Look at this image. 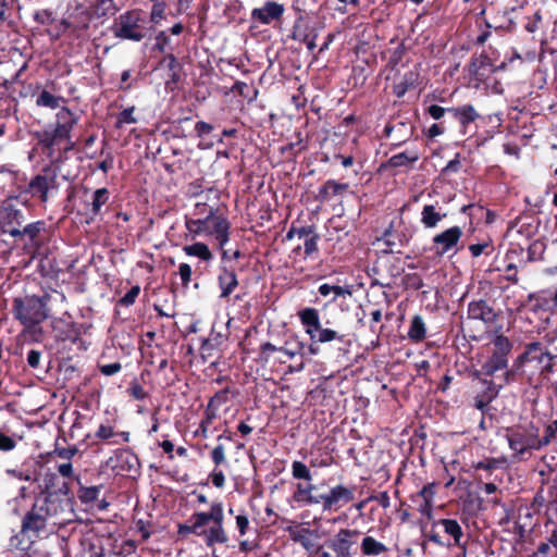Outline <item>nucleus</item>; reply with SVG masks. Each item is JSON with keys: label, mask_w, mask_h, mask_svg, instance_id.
<instances>
[{"label": "nucleus", "mask_w": 557, "mask_h": 557, "mask_svg": "<svg viewBox=\"0 0 557 557\" xmlns=\"http://www.w3.org/2000/svg\"><path fill=\"white\" fill-rule=\"evenodd\" d=\"M492 66V61L487 54H473L468 65V73L472 79L483 82L493 71Z\"/></svg>", "instance_id": "26"}, {"label": "nucleus", "mask_w": 557, "mask_h": 557, "mask_svg": "<svg viewBox=\"0 0 557 557\" xmlns=\"http://www.w3.org/2000/svg\"><path fill=\"white\" fill-rule=\"evenodd\" d=\"M420 74L418 71L406 72L398 82L393 84V94L401 99L407 91L414 89L418 85Z\"/></svg>", "instance_id": "33"}, {"label": "nucleus", "mask_w": 557, "mask_h": 557, "mask_svg": "<svg viewBox=\"0 0 557 557\" xmlns=\"http://www.w3.org/2000/svg\"><path fill=\"white\" fill-rule=\"evenodd\" d=\"M115 38L141 41L146 37V27L139 10H129L116 17L110 27Z\"/></svg>", "instance_id": "7"}, {"label": "nucleus", "mask_w": 557, "mask_h": 557, "mask_svg": "<svg viewBox=\"0 0 557 557\" xmlns=\"http://www.w3.org/2000/svg\"><path fill=\"white\" fill-rule=\"evenodd\" d=\"M108 465L117 474L124 475L137 474L140 468L139 458L129 448L116 449L114 456L109 458Z\"/></svg>", "instance_id": "15"}, {"label": "nucleus", "mask_w": 557, "mask_h": 557, "mask_svg": "<svg viewBox=\"0 0 557 557\" xmlns=\"http://www.w3.org/2000/svg\"><path fill=\"white\" fill-rule=\"evenodd\" d=\"M49 493H64L70 495V486L66 482H61L58 473L48 470L42 476L40 493L38 495H48Z\"/></svg>", "instance_id": "27"}, {"label": "nucleus", "mask_w": 557, "mask_h": 557, "mask_svg": "<svg viewBox=\"0 0 557 557\" xmlns=\"http://www.w3.org/2000/svg\"><path fill=\"white\" fill-rule=\"evenodd\" d=\"M546 250V245L544 242L537 239L532 242L527 250L528 257L525 262H534L543 259Z\"/></svg>", "instance_id": "46"}, {"label": "nucleus", "mask_w": 557, "mask_h": 557, "mask_svg": "<svg viewBox=\"0 0 557 557\" xmlns=\"http://www.w3.org/2000/svg\"><path fill=\"white\" fill-rule=\"evenodd\" d=\"M426 336L425 323L421 315H414L410 322V327L408 330V337L416 342H422Z\"/></svg>", "instance_id": "41"}, {"label": "nucleus", "mask_w": 557, "mask_h": 557, "mask_svg": "<svg viewBox=\"0 0 557 557\" xmlns=\"http://www.w3.org/2000/svg\"><path fill=\"white\" fill-rule=\"evenodd\" d=\"M523 251L524 250L521 246H517V247L509 248L505 255V262H506V265L504 269L506 272L505 280L512 284H517L519 282L518 265L513 262V260L516 258L522 257Z\"/></svg>", "instance_id": "31"}, {"label": "nucleus", "mask_w": 557, "mask_h": 557, "mask_svg": "<svg viewBox=\"0 0 557 557\" xmlns=\"http://www.w3.org/2000/svg\"><path fill=\"white\" fill-rule=\"evenodd\" d=\"M481 374L483 373L479 370L473 373V377L483 385L482 391L474 397V407L484 412L488 405L498 396L502 386H497L492 380L482 379Z\"/></svg>", "instance_id": "20"}, {"label": "nucleus", "mask_w": 557, "mask_h": 557, "mask_svg": "<svg viewBox=\"0 0 557 557\" xmlns=\"http://www.w3.org/2000/svg\"><path fill=\"white\" fill-rule=\"evenodd\" d=\"M503 326H497L493 331L491 338L492 354L482 364L480 372L491 377L497 371L505 370L508 367V356L512 350L511 341L502 333Z\"/></svg>", "instance_id": "6"}, {"label": "nucleus", "mask_w": 557, "mask_h": 557, "mask_svg": "<svg viewBox=\"0 0 557 557\" xmlns=\"http://www.w3.org/2000/svg\"><path fill=\"white\" fill-rule=\"evenodd\" d=\"M135 107H128L117 114L115 128H122L125 124H135L137 119L134 116Z\"/></svg>", "instance_id": "55"}, {"label": "nucleus", "mask_w": 557, "mask_h": 557, "mask_svg": "<svg viewBox=\"0 0 557 557\" xmlns=\"http://www.w3.org/2000/svg\"><path fill=\"white\" fill-rule=\"evenodd\" d=\"M401 226V218L393 219L389 222V225L382 233V236L377 238V240L384 242L389 251H393L394 248L406 246L409 243V237L406 235Z\"/></svg>", "instance_id": "17"}, {"label": "nucleus", "mask_w": 557, "mask_h": 557, "mask_svg": "<svg viewBox=\"0 0 557 557\" xmlns=\"http://www.w3.org/2000/svg\"><path fill=\"white\" fill-rule=\"evenodd\" d=\"M59 170L53 164H47L41 170L30 176L24 178V184H16L15 200L27 205L29 199L38 201L39 205L46 206L51 197L58 194L60 184L58 182Z\"/></svg>", "instance_id": "4"}, {"label": "nucleus", "mask_w": 557, "mask_h": 557, "mask_svg": "<svg viewBox=\"0 0 557 557\" xmlns=\"http://www.w3.org/2000/svg\"><path fill=\"white\" fill-rule=\"evenodd\" d=\"M284 12L285 8L282 3L267 0L261 8L251 10L250 18L261 25H270L274 21H280Z\"/></svg>", "instance_id": "16"}, {"label": "nucleus", "mask_w": 557, "mask_h": 557, "mask_svg": "<svg viewBox=\"0 0 557 557\" xmlns=\"http://www.w3.org/2000/svg\"><path fill=\"white\" fill-rule=\"evenodd\" d=\"M545 292H541L536 295V300L539 301V306L542 308H549L552 310L557 311V289L552 295L550 299H546L544 297Z\"/></svg>", "instance_id": "63"}, {"label": "nucleus", "mask_w": 557, "mask_h": 557, "mask_svg": "<svg viewBox=\"0 0 557 557\" xmlns=\"http://www.w3.org/2000/svg\"><path fill=\"white\" fill-rule=\"evenodd\" d=\"M355 499V488L336 485L330 490L326 499L327 510H338L344 505Z\"/></svg>", "instance_id": "23"}, {"label": "nucleus", "mask_w": 557, "mask_h": 557, "mask_svg": "<svg viewBox=\"0 0 557 557\" xmlns=\"http://www.w3.org/2000/svg\"><path fill=\"white\" fill-rule=\"evenodd\" d=\"M140 293V286L134 285L123 297L119 299V305L125 308L133 306Z\"/></svg>", "instance_id": "57"}, {"label": "nucleus", "mask_w": 557, "mask_h": 557, "mask_svg": "<svg viewBox=\"0 0 557 557\" xmlns=\"http://www.w3.org/2000/svg\"><path fill=\"white\" fill-rule=\"evenodd\" d=\"M89 26L88 22H86L82 27L74 25L71 21L66 18H62L58 26L55 27V34H51V37L54 39L60 38L62 35H64L67 30H72V33H75L78 29H87Z\"/></svg>", "instance_id": "47"}, {"label": "nucleus", "mask_w": 557, "mask_h": 557, "mask_svg": "<svg viewBox=\"0 0 557 557\" xmlns=\"http://www.w3.org/2000/svg\"><path fill=\"white\" fill-rule=\"evenodd\" d=\"M169 45L170 37L166 35L164 30L159 32L156 36V44L153 46V50L160 53H165Z\"/></svg>", "instance_id": "62"}, {"label": "nucleus", "mask_w": 557, "mask_h": 557, "mask_svg": "<svg viewBox=\"0 0 557 557\" xmlns=\"http://www.w3.org/2000/svg\"><path fill=\"white\" fill-rule=\"evenodd\" d=\"M449 116L459 125V132L462 135L468 133L469 126L481 119V114L471 103H463L457 107H449Z\"/></svg>", "instance_id": "18"}, {"label": "nucleus", "mask_w": 557, "mask_h": 557, "mask_svg": "<svg viewBox=\"0 0 557 557\" xmlns=\"http://www.w3.org/2000/svg\"><path fill=\"white\" fill-rule=\"evenodd\" d=\"M504 463V460L497 459V458H484L483 460H480L478 462L472 463V468L474 470H483L488 472V474L492 473L493 470L499 468Z\"/></svg>", "instance_id": "52"}, {"label": "nucleus", "mask_w": 557, "mask_h": 557, "mask_svg": "<svg viewBox=\"0 0 557 557\" xmlns=\"http://www.w3.org/2000/svg\"><path fill=\"white\" fill-rule=\"evenodd\" d=\"M425 536L432 543L443 546H458L465 549V545H461V539L463 536V531L461 525L455 519H440L434 521L431 525V529Z\"/></svg>", "instance_id": "8"}, {"label": "nucleus", "mask_w": 557, "mask_h": 557, "mask_svg": "<svg viewBox=\"0 0 557 557\" xmlns=\"http://www.w3.org/2000/svg\"><path fill=\"white\" fill-rule=\"evenodd\" d=\"M360 548L364 556H380L388 550L383 543L372 536L363 537Z\"/></svg>", "instance_id": "39"}, {"label": "nucleus", "mask_w": 557, "mask_h": 557, "mask_svg": "<svg viewBox=\"0 0 557 557\" xmlns=\"http://www.w3.org/2000/svg\"><path fill=\"white\" fill-rule=\"evenodd\" d=\"M216 218L224 216L216 215L214 210L210 208L209 213L203 219H189L186 216L185 226L193 238L201 234L210 235Z\"/></svg>", "instance_id": "24"}, {"label": "nucleus", "mask_w": 557, "mask_h": 557, "mask_svg": "<svg viewBox=\"0 0 557 557\" xmlns=\"http://www.w3.org/2000/svg\"><path fill=\"white\" fill-rule=\"evenodd\" d=\"M177 534L186 537L189 534L205 536L208 547L214 544H225L228 536L224 530V510L221 502H214L209 511H196L191 515L188 523L177 525Z\"/></svg>", "instance_id": "2"}, {"label": "nucleus", "mask_w": 557, "mask_h": 557, "mask_svg": "<svg viewBox=\"0 0 557 557\" xmlns=\"http://www.w3.org/2000/svg\"><path fill=\"white\" fill-rule=\"evenodd\" d=\"M51 298V294L47 290H42L39 295L25 294L14 297L11 308L14 320L23 325L25 332L34 336H42L40 324L50 318Z\"/></svg>", "instance_id": "3"}, {"label": "nucleus", "mask_w": 557, "mask_h": 557, "mask_svg": "<svg viewBox=\"0 0 557 557\" xmlns=\"http://www.w3.org/2000/svg\"><path fill=\"white\" fill-rule=\"evenodd\" d=\"M77 122L78 116L67 107H62L55 115L53 127L70 136Z\"/></svg>", "instance_id": "32"}, {"label": "nucleus", "mask_w": 557, "mask_h": 557, "mask_svg": "<svg viewBox=\"0 0 557 557\" xmlns=\"http://www.w3.org/2000/svg\"><path fill=\"white\" fill-rule=\"evenodd\" d=\"M230 228L231 224L225 216L215 219L210 236H214L221 252L226 249L225 246L230 240Z\"/></svg>", "instance_id": "35"}, {"label": "nucleus", "mask_w": 557, "mask_h": 557, "mask_svg": "<svg viewBox=\"0 0 557 557\" xmlns=\"http://www.w3.org/2000/svg\"><path fill=\"white\" fill-rule=\"evenodd\" d=\"M47 233V223L44 220H38L26 224L20 228V234L14 237L15 240H28L32 246L38 248L41 245V234Z\"/></svg>", "instance_id": "25"}, {"label": "nucleus", "mask_w": 557, "mask_h": 557, "mask_svg": "<svg viewBox=\"0 0 557 557\" xmlns=\"http://www.w3.org/2000/svg\"><path fill=\"white\" fill-rule=\"evenodd\" d=\"M51 331L57 342L77 343L82 336L83 324L73 321L69 312H64L61 317L52 318L50 321Z\"/></svg>", "instance_id": "13"}, {"label": "nucleus", "mask_w": 557, "mask_h": 557, "mask_svg": "<svg viewBox=\"0 0 557 557\" xmlns=\"http://www.w3.org/2000/svg\"><path fill=\"white\" fill-rule=\"evenodd\" d=\"M178 275L181 277L182 286L187 288L191 282L193 270L188 263H181L178 265Z\"/></svg>", "instance_id": "61"}, {"label": "nucleus", "mask_w": 557, "mask_h": 557, "mask_svg": "<svg viewBox=\"0 0 557 557\" xmlns=\"http://www.w3.org/2000/svg\"><path fill=\"white\" fill-rule=\"evenodd\" d=\"M36 138L38 147L50 160L51 164H59L64 161V157L61 153V146L65 139H70V136L52 127L37 132Z\"/></svg>", "instance_id": "9"}, {"label": "nucleus", "mask_w": 557, "mask_h": 557, "mask_svg": "<svg viewBox=\"0 0 557 557\" xmlns=\"http://www.w3.org/2000/svg\"><path fill=\"white\" fill-rule=\"evenodd\" d=\"M292 474L294 479L311 481V472L309 468L301 461L295 460L292 463Z\"/></svg>", "instance_id": "56"}, {"label": "nucleus", "mask_w": 557, "mask_h": 557, "mask_svg": "<svg viewBox=\"0 0 557 557\" xmlns=\"http://www.w3.org/2000/svg\"><path fill=\"white\" fill-rule=\"evenodd\" d=\"M467 317L469 320L481 321L491 333L499 324L502 312L494 309L485 299H474L468 304Z\"/></svg>", "instance_id": "12"}, {"label": "nucleus", "mask_w": 557, "mask_h": 557, "mask_svg": "<svg viewBox=\"0 0 557 557\" xmlns=\"http://www.w3.org/2000/svg\"><path fill=\"white\" fill-rule=\"evenodd\" d=\"M215 419H216V412L214 410L206 407L203 417L199 423V426L195 431V436L207 438L209 436V428Z\"/></svg>", "instance_id": "42"}, {"label": "nucleus", "mask_w": 557, "mask_h": 557, "mask_svg": "<svg viewBox=\"0 0 557 557\" xmlns=\"http://www.w3.org/2000/svg\"><path fill=\"white\" fill-rule=\"evenodd\" d=\"M288 532H289L290 539L294 542L301 544L306 549H308L311 546V541H310L311 530L310 529H307V528H301L299 530L289 529Z\"/></svg>", "instance_id": "49"}, {"label": "nucleus", "mask_w": 557, "mask_h": 557, "mask_svg": "<svg viewBox=\"0 0 557 557\" xmlns=\"http://www.w3.org/2000/svg\"><path fill=\"white\" fill-rule=\"evenodd\" d=\"M527 437L521 433H512L508 437L509 447L516 453L523 455L528 450Z\"/></svg>", "instance_id": "50"}, {"label": "nucleus", "mask_w": 557, "mask_h": 557, "mask_svg": "<svg viewBox=\"0 0 557 557\" xmlns=\"http://www.w3.org/2000/svg\"><path fill=\"white\" fill-rule=\"evenodd\" d=\"M463 230L461 226H450L442 231L441 233L436 234L432 238L431 249L438 258H442L449 253H451V256H455L463 248V244L461 242Z\"/></svg>", "instance_id": "10"}, {"label": "nucleus", "mask_w": 557, "mask_h": 557, "mask_svg": "<svg viewBox=\"0 0 557 557\" xmlns=\"http://www.w3.org/2000/svg\"><path fill=\"white\" fill-rule=\"evenodd\" d=\"M435 483H429L417 493L416 497L421 499L419 511L422 515L430 516L432 512V502L435 495Z\"/></svg>", "instance_id": "36"}, {"label": "nucleus", "mask_w": 557, "mask_h": 557, "mask_svg": "<svg viewBox=\"0 0 557 557\" xmlns=\"http://www.w3.org/2000/svg\"><path fill=\"white\" fill-rule=\"evenodd\" d=\"M349 188V185L347 183H338L334 180H327L318 191V195L315 196V200L320 202H329L334 197L342 195L343 193L347 191Z\"/></svg>", "instance_id": "30"}, {"label": "nucleus", "mask_w": 557, "mask_h": 557, "mask_svg": "<svg viewBox=\"0 0 557 557\" xmlns=\"http://www.w3.org/2000/svg\"><path fill=\"white\" fill-rule=\"evenodd\" d=\"M319 240L320 235L317 232H314L312 235L305 239L304 249L306 257H311L314 252L319 251Z\"/></svg>", "instance_id": "59"}, {"label": "nucleus", "mask_w": 557, "mask_h": 557, "mask_svg": "<svg viewBox=\"0 0 557 557\" xmlns=\"http://www.w3.org/2000/svg\"><path fill=\"white\" fill-rule=\"evenodd\" d=\"M183 251L189 257H197L206 262H210L213 259V255L208 245L201 242L184 246Z\"/></svg>", "instance_id": "37"}, {"label": "nucleus", "mask_w": 557, "mask_h": 557, "mask_svg": "<svg viewBox=\"0 0 557 557\" xmlns=\"http://www.w3.org/2000/svg\"><path fill=\"white\" fill-rule=\"evenodd\" d=\"M75 500L64 493L37 495L21 523L23 534L39 535L47 528H63L76 520Z\"/></svg>", "instance_id": "1"}, {"label": "nucleus", "mask_w": 557, "mask_h": 557, "mask_svg": "<svg viewBox=\"0 0 557 557\" xmlns=\"http://www.w3.org/2000/svg\"><path fill=\"white\" fill-rule=\"evenodd\" d=\"M442 207L436 205H424L421 211L420 222L424 228H435L446 218Z\"/></svg>", "instance_id": "29"}, {"label": "nucleus", "mask_w": 557, "mask_h": 557, "mask_svg": "<svg viewBox=\"0 0 557 557\" xmlns=\"http://www.w3.org/2000/svg\"><path fill=\"white\" fill-rule=\"evenodd\" d=\"M220 298H228L238 287L236 270L232 264L220 263L218 274Z\"/></svg>", "instance_id": "21"}, {"label": "nucleus", "mask_w": 557, "mask_h": 557, "mask_svg": "<svg viewBox=\"0 0 557 557\" xmlns=\"http://www.w3.org/2000/svg\"><path fill=\"white\" fill-rule=\"evenodd\" d=\"M419 160V154L416 151H404L392 156L385 163H382L381 168L396 169V168H408Z\"/></svg>", "instance_id": "34"}, {"label": "nucleus", "mask_w": 557, "mask_h": 557, "mask_svg": "<svg viewBox=\"0 0 557 557\" xmlns=\"http://www.w3.org/2000/svg\"><path fill=\"white\" fill-rule=\"evenodd\" d=\"M298 318L310 339V344L308 345L309 355L315 356L320 352L319 344L333 341L345 342V334L322 326L319 311L315 308L307 307L301 309L298 312Z\"/></svg>", "instance_id": "5"}, {"label": "nucleus", "mask_w": 557, "mask_h": 557, "mask_svg": "<svg viewBox=\"0 0 557 557\" xmlns=\"http://www.w3.org/2000/svg\"><path fill=\"white\" fill-rule=\"evenodd\" d=\"M407 51V47L404 42H400L392 52L388 65L394 70L403 61V58Z\"/></svg>", "instance_id": "60"}, {"label": "nucleus", "mask_w": 557, "mask_h": 557, "mask_svg": "<svg viewBox=\"0 0 557 557\" xmlns=\"http://www.w3.org/2000/svg\"><path fill=\"white\" fill-rule=\"evenodd\" d=\"M15 196L11 195L4 199L0 207V230L3 234L16 237L20 234L25 221V215L14 203Z\"/></svg>", "instance_id": "11"}, {"label": "nucleus", "mask_w": 557, "mask_h": 557, "mask_svg": "<svg viewBox=\"0 0 557 557\" xmlns=\"http://www.w3.org/2000/svg\"><path fill=\"white\" fill-rule=\"evenodd\" d=\"M210 458L215 467L227 466L226 449L223 443H218L211 450Z\"/></svg>", "instance_id": "53"}, {"label": "nucleus", "mask_w": 557, "mask_h": 557, "mask_svg": "<svg viewBox=\"0 0 557 557\" xmlns=\"http://www.w3.org/2000/svg\"><path fill=\"white\" fill-rule=\"evenodd\" d=\"M361 532L357 529H341L327 541V547L335 553V557H352V549L357 545Z\"/></svg>", "instance_id": "14"}, {"label": "nucleus", "mask_w": 557, "mask_h": 557, "mask_svg": "<svg viewBox=\"0 0 557 557\" xmlns=\"http://www.w3.org/2000/svg\"><path fill=\"white\" fill-rule=\"evenodd\" d=\"M306 345L300 342L297 337L288 339L285 342L284 346L280 347V352L287 356L288 358H294L297 355H304L302 350Z\"/></svg>", "instance_id": "44"}, {"label": "nucleus", "mask_w": 557, "mask_h": 557, "mask_svg": "<svg viewBox=\"0 0 557 557\" xmlns=\"http://www.w3.org/2000/svg\"><path fill=\"white\" fill-rule=\"evenodd\" d=\"M468 249L472 258H478L481 255L491 256L494 252L493 240L487 237L481 243L469 245Z\"/></svg>", "instance_id": "43"}, {"label": "nucleus", "mask_w": 557, "mask_h": 557, "mask_svg": "<svg viewBox=\"0 0 557 557\" xmlns=\"http://www.w3.org/2000/svg\"><path fill=\"white\" fill-rule=\"evenodd\" d=\"M87 438L91 440V445H95L98 442L119 445L121 443H128L131 440V433L127 431L116 432L112 425L101 423L92 435H87Z\"/></svg>", "instance_id": "19"}, {"label": "nucleus", "mask_w": 557, "mask_h": 557, "mask_svg": "<svg viewBox=\"0 0 557 557\" xmlns=\"http://www.w3.org/2000/svg\"><path fill=\"white\" fill-rule=\"evenodd\" d=\"M64 101L63 97H57L47 90H42L36 98V104L38 107L57 109L60 107V102Z\"/></svg>", "instance_id": "45"}, {"label": "nucleus", "mask_w": 557, "mask_h": 557, "mask_svg": "<svg viewBox=\"0 0 557 557\" xmlns=\"http://www.w3.org/2000/svg\"><path fill=\"white\" fill-rule=\"evenodd\" d=\"M230 387L216 392L208 401L207 407L218 412L220 406L228 401Z\"/></svg>", "instance_id": "54"}, {"label": "nucleus", "mask_w": 557, "mask_h": 557, "mask_svg": "<svg viewBox=\"0 0 557 557\" xmlns=\"http://www.w3.org/2000/svg\"><path fill=\"white\" fill-rule=\"evenodd\" d=\"M91 8L97 17L113 16L119 11L114 0H94Z\"/></svg>", "instance_id": "40"}, {"label": "nucleus", "mask_w": 557, "mask_h": 557, "mask_svg": "<svg viewBox=\"0 0 557 557\" xmlns=\"http://www.w3.org/2000/svg\"><path fill=\"white\" fill-rule=\"evenodd\" d=\"M293 498L297 503H305L308 505L310 502H315V499L312 498V494L308 493V490L305 488V484L302 483H298L296 485Z\"/></svg>", "instance_id": "58"}, {"label": "nucleus", "mask_w": 557, "mask_h": 557, "mask_svg": "<svg viewBox=\"0 0 557 557\" xmlns=\"http://www.w3.org/2000/svg\"><path fill=\"white\" fill-rule=\"evenodd\" d=\"M110 191L108 188H98L92 193L91 203L86 207L85 214L87 216L86 222L90 223L97 215L101 213L102 207L109 201Z\"/></svg>", "instance_id": "28"}, {"label": "nucleus", "mask_w": 557, "mask_h": 557, "mask_svg": "<svg viewBox=\"0 0 557 557\" xmlns=\"http://www.w3.org/2000/svg\"><path fill=\"white\" fill-rule=\"evenodd\" d=\"M89 26L88 22H86L82 27L74 25L71 21L66 18H62L58 26L55 27V34H51V37L54 39L60 38L62 35H64L67 30H72V33H75L78 29H87Z\"/></svg>", "instance_id": "48"}, {"label": "nucleus", "mask_w": 557, "mask_h": 557, "mask_svg": "<svg viewBox=\"0 0 557 557\" xmlns=\"http://www.w3.org/2000/svg\"><path fill=\"white\" fill-rule=\"evenodd\" d=\"M533 557H557V549L546 542L540 543Z\"/></svg>", "instance_id": "64"}, {"label": "nucleus", "mask_w": 557, "mask_h": 557, "mask_svg": "<svg viewBox=\"0 0 557 557\" xmlns=\"http://www.w3.org/2000/svg\"><path fill=\"white\" fill-rule=\"evenodd\" d=\"M100 486H81L77 491V497L83 504H90L98 498Z\"/></svg>", "instance_id": "51"}, {"label": "nucleus", "mask_w": 557, "mask_h": 557, "mask_svg": "<svg viewBox=\"0 0 557 557\" xmlns=\"http://www.w3.org/2000/svg\"><path fill=\"white\" fill-rule=\"evenodd\" d=\"M221 339V334H216L214 336L211 334L210 337L202 339L199 351L203 362H207L210 358L213 357L214 351L218 350V346L220 345Z\"/></svg>", "instance_id": "38"}, {"label": "nucleus", "mask_w": 557, "mask_h": 557, "mask_svg": "<svg viewBox=\"0 0 557 557\" xmlns=\"http://www.w3.org/2000/svg\"><path fill=\"white\" fill-rule=\"evenodd\" d=\"M545 356H547V349L543 347L540 342H531L524 346V350L520 354L515 362L513 367L520 370L528 362H536L540 368L544 364Z\"/></svg>", "instance_id": "22"}]
</instances>
